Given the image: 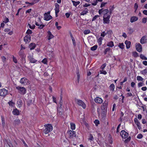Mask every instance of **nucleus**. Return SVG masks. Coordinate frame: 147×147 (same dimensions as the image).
Listing matches in <instances>:
<instances>
[{"label":"nucleus","instance_id":"nucleus-12","mask_svg":"<svg viewBox=\"0 0 147 147\" xmlns=\"http://www.w3.org/2000/svg\"><path fill=\"white\" fill-rule=\"evenodd\" d=\"M44 16V20H49L52 18V17L50 15H47V13H45Z\"/></svg>","mask_w":147,"mask_h":147},{"label":"nucleus","instance_id":"nucleus-41","mask_svg":"<svg viewBox=\"0 0 147 147\" xmlns=\"http://www.w3.org/2000/svg\"><path fill=\"white\" fill-rule=\"evenodd\" d=\"M9 21V20L8 18L6 17H5L3 19V22L5 23H6L8 22Z\"/></svg>","mask_w":147,"mask_h":147},{"label":"nucleus","instance_id":"nucleus-18","mask_svg":"<svg viewBox=\"0 0 147 147\" xmlns=\"http://www.w3.org/2000/svg\"><path fill=\"white\" fill-rule=\"evenodd\" d=\"M48 33V39L49 40L53 38L54 37V36L52 35L50 31H49L47 32Z\"/></svg>","mask_w":147,"mask_h":147},{"label":"nucleus","instance_id":"nucleus-17","mask_svg":"<svg viewBox=\"0 0 147 147\" xmlns=\"http://www.w3.org/2000/svg\"><path fill=\"white\" fill-rule=\"evenodd\" d=\"M138 19V18L135 16H132L130 18V22L131 23H133L137 21Z\"/></svg>","mask_w":147,"mask_h":147},{"label":"nucleus","instance_id":"nucleus-6","mask_svg":"<svg viewBox=\"0 0 147 147\" xmlns=\"http://www.w3.org/2000/svg\"><path fill=\"white\" fill-rule=\"evenodd\" d=\"M7 90L4 88L1 89L0 90V96H5L8 94Z\"/></svg>","mask_w":147,"mask_h":147},{"label":"nucleus","instance_id":"nucleus-43","mask_svg":"<svg viewBox=\"0 0 147 147\" xmlns=\"http://www.w3.org/2000/svg\"><path fill=\"white\" fill-rule=\"evenodd\" d=\"M109 12V10L108 9H105L103 10L102 13L104 15L107 14Z\"/></svg>","mask_w":147,"mask_h":147},{"label":"nucleus","instance_id":"nucleus-54","mask_svg":"<svg viewBox=\"0 0 147 147\" xmlns=\"http://www.w3.org/2000/svg\"><path fill=\"white\" fill-rule=\"evenodd\" d=\"M28 25L29 26V28L31 29H33L35 28V26L34 25H33L32 26H31L30 24H28Z\"/></svg>","mask_w":147,"mask_h":147},{"label":"nucleus","instance_id":"nucleus-52","mask_svg":"<svg viewBox=\"0 0 147 147\" xmlns=\"http://www.w3.org/2000/svg\"><path fill=\"white\" fill-rule=\"evenodd\" d=\"M99 17V16L98 15H95L92 18V21H93L95 20L97 18Z\"/></svg>","mask_w":147,"mask_h":147},{"label":"nucleus","instance_id":"nucleus-45","mask_svg":"<svg viewBox=\"0 0 147 147\" xmlns=\"http://www.w3.org/2000/svg\"><path fill=\"white\" fill-rule=\"evenodd\" d=\"M132 53L133 56L134 57H136L138 56V53L136 52H133Z\"/></svg>","mask_w":147,"mask_h":147},{"label":"nucleus","instance_id":"nucleus-20","mask_svg":"<svg viewBox=\"0 0 147 147\" xmlns=\"http://www.w3.org/2000/svg\"><path fill=\"white\" fill-rule=\"evenodd\" d=\"M20 121L19 119H16L13 122V125L16 126L20 124Z\"/></svg>","mask_w":147,"mask_h":147},{"label":"nucleus","instance_id":"nucleus-48","mask_svg":"<svg viewBox=\"0 0 147 147\" xmlns=\"http://www.w3.org/2000/svg\"><path fill=\"white\" fill-rule=\"evenodd\" d=\"M131 137H129L128 138L126 139L125 140V142L126 143H128L130 140H131Z\"/></svg>","mask_w":147,"mask_h":147},{"label":"nucleus","instance_id":"nucleus-10","mask_svg":"<svg viewBox=\"0 0 147 147\" xmlns=\"http://www.w3.org/2000/svg\"><path fill=\"white\" fill-rule=\"evenodd\" d=\"M63 110L62 108H59L57 109V114L58 116L60 117L62 116Z\"/></svg>","mask_w":147,"mask_h":147},{"label":"nucleus","instance_id":"nucleus-15","mask_svg":"<svg viewBox=\"0 0 147 147\" xmlns=\"http://www.w3.org/2000/svg\"><path fill=\"white\" fill-rule=\"evenodd\" d=\"M29 58V60L30 62L31 63H35L37 61V60L35 59L33 57L31 56H30L28 57Z\"/></svg>","mask_w":147,"mask_h":147},{"label":"nucleus","instance_id":"nucleus-13","mask_svg":"<svg viewBox=\"0 0 147 147\" xmlns=\"http://www.w3.org/2000/svg\"><path fill=\"white\" fill-rule=\"evenodd\" d=\"M94 101L97 103H101L103 102V100L102 99L99 97L96 98L94 99Z\"/></svg>","mask_w":147,"mask_h":147},{"label":"nucleus","instance_id":"nucleus-24","mask_svg":"<svg viewBox=\"0 0 147 147\" xmlns=\"http://www.w3.org/2000/svg\"><path fill=\"white\" fill-rule=\"evenodd\" d=\"M107 45V46L110 47H112L114 46L113 42L112 41L108 42Z\"/></svg>","mask_w":147,"mask_h":147},{"label":"nucleus","instance_id":"nucleus-39","mask_svg":"<svg viewBox=\"0 0 147 147\" xmlns=\"http://www.w3.org/2000/svg\"><path fill=\"white\" fill-rule=\"evenodd\" d=\"M140 58L143 60H147V58L145 57L144 55L141 54L140 55Z\"/></svg>","mask_w":147,"mask_h":147},{"label":"nucleus","instance_id":"nucleus-22","mask_svg":"<svg viewBox=\"0 0 147 147\" xmlns=\"http://www.w3.org/2000/svg\"><path fill=\"white\" fill-rule=\"evenodd\" d=\"M12 113L13 114L15 115H19V111L16 108L13 110Z\"/></svg>","mask_w":147,"mask_h":147},{"label":"nucleus","instance_id":"nucleus-23","mask_svg":"<svg viewBox=\"0 0 147 147\" xmlns=\"http://www.w3.org/2000/svg\"><path fill=\"white\" fill-rule=\"evenodd\" d=\"M55 11H59V5L57 3H55Z\"/></svg>","mask_w":147,"mask_h":147},{"label":"nucleus","instance_id":"nucleus-36","mask_svg":"<svg viewBox=\"0 0 147 147\" xmlns=\"http://www.w3.org/2000/svg\"><path fill=\"white\" fill-rule=\"evenodd\" d=\"M110 49H111L109 47L106 48L104 52V54L105 55H106L107 53V52L109 51L110 50Z\"/></svg>","mask_w":147,"mask_h":147},{"label":"nucleus","instance_id":"nucleus-61","mask_svg":"<svg viewBox=\"0 0 147 147\" xmlns=\"http://www.w3.org/2000/svg\"><path fill=\"white\" fill-rule=\"evenodd\" d=\"M42 62L44 64H46L47 62V59L46 58L44 59L42 61Z\"/></svg>","mask_w":147,"mask_h":147},{"label":"nucleus","instance_id":"nucleus-2","mask_svg":"<svg viewBox=\"0 0 147 147\" xmlns=\"http://www.w3.org/2000/svg\"><path fill=\"white\" fill-rule=\"evenodd\" d=\"M108 106V101L107 100H105L101 106V110L103 114H105L107 113Z\"/></svg>","mask_w":147,"mask_h":147},{"label":"nucleus","instance_id":"nucleus-16","mask_svg":"<svg viewBox=\"0 0 147 147\" xmlns=\"http://www.w3.org/2000/svg\"><path fill=\"white\" fill-rule=\"evenodd\" d=\"M146 37L145 36H143L141 39L140 42L141 44H143L146 42Z\"/></svg>","mask_w":147,"mask_h":147},{"label":"nucleus","instance_id":"nucleus-34","mask_svg":"<svg viewBox=\"0 0 147 147\" xmlns=\"http://www.w3.org/2000/svg\"><path fill=\"white\" fill-rule=\"evenodd\" d=\"M103 38L102 37H100L98 40V42L99 45H100L102 44V41Z\"/></svg>","mask_w":147,"mask_h":147},{"label":"nucleus","instance_id":"nucleus-9","mask_svg":"<svg viewBox=\"0 0 147 147\" xmlns=\"http://www.w3.org/2000/svg\"><path fill=\"white\" fill-rule=\"evenodd\" d=\"M136 50L138 51L139 52H142V46L139 43L136 44Z\"/></svg>","mask_w":147,"mask_h":147},{"label":"nucleus","instance_id":"nucleus-31","mask_svg":"<svg viewBox=\"0 0 147 147\" xmlns=\"http://www.w3.org/2000/svg\"><path fill=\"white\" fill-rule=\"evenodd\" d=\"M8 103L9 104V106H11V107H13L14 106L15 103L13 102L12 100L9 101V102H8Z\"/></svg>","mask_w":147,"mask_h":147},{"label":"nucleus","instance_id":"nucleus-27","mask_svg":"<svg viewBox=\"0 0 147 147\" xmlns=\"http://www.w3.org/2000/svg\"><path fill=\"white\" fill-rule=\"evenodd\" d=\"M72 2L73 3V5L75 7H76L77 5L79 4L80 3L79 1H75L73 0H72Z\"/></svg>","mask_w":147,"mask_h":147},{"label":"nucleus","instance_id":"nucleus-25","mask_svg":"<svg viewBox=\"0 0 147 147\" xmlns=\"http://www.w3.org/2000/svg\"><path fill=\"white\" fill-rule=\"evenodd\" d=\"M76 72L77 76V81L79 83L80 81V74L79 73V71L78 69L77 70Z\"/></svg>","mask_w":147,"mask_h":147},{"label":"nucleus","instance_id":"nucleus-46","mask_svg":"<svg viewBox=\"0 0 147 147\" xmlns=\"http://www.w3.org/2000/svg\"><path fill=\"white\" fill-rule=\"evenodd\" d=\"M118 47L121 49H123L124 48V45L123 43H120Z\"/></svg>","mask_w":147,"mask_h":147},{"label":"nucleus","instance_id":"nucleus-55","mask_svg":"<svg viewBox=\"0 0 147 147\" xmlns=\"http://www.w3.org/2000/svg\"><path fill=\"white\" fill-rule=\"evenodd\" d=\"M144 85V84L142 82H140L138 84V86L139 87H140Z\"/></svg>","mask_w":147,"mask_h":147},{"label":"nucleus","instance_id":"nucleus-57","mask_svg":"<svg viewBox=\"0 0 147 147\" xmlns=\"http://www.w3.org/2000/svg\"><path fill=\"white\" fill-rule=\"evenodd\" d=\"M146 21L147 18H144L142 19V22L144 24H145L146 23Z\"/></svg>","mask_w":147,"mask_h":147},{"label":"nucleus","instance_id":"nucleus-28","mask_svg":"<svg viewBox=\"0 0 147 147\" xmlns=\"http://www.w3.org/2000/svg\"><path fill=\"white\" fill-rule=\"evenodd\" d=\"M1 122H2V125L3 127H4L5 126V119L4 117L3 116H1Z\"/></svg>","mask_w":147,"mask_h":147},{"label":"nucleus","instance_id":"nucleus-40","mask_svg":"<svg viewBox=\"0 0 147 147\" xmlns=\"http://www.w3.org/2000/svg\"><path fill=\"white\" fill-rule=\"evenodd\" d=\"M134 121L135 123L137 125L140 124V122L138 120V119L136 118H135L134 119Z\"/></svg>","mask_w":147,"mask_h":147},{"label":"nucleus","instance_id":"nucleus-11","mask_svg":"<svg viewBox=\"0 0 147 147\" xmlns=\"http://www.w3.org/2000/svg\"><path fill=\"white\" fill-rule=\"evenodd\" d=\"M24 41L27 43V42H29L31 40V36L29 34H27L24 37Z\"/></svg>","mask_w":147,"mask_h":147},{"label":"nucleus","instance_id":"nucleus-62","mask_svg":"<svg viewBox=\"0 0 147 147\" xmlns=\"http://www.w3.org/2000/svg\"><path fill=\"white\" fill-rule=\"evenodd\" d=\"M1 58L2 59L3 62L4 63L6 61V58L4 56L1 57Z\"/></svg>","mask_w":147,"mask_h":147},{"label":"nucleus","instance_id":"nucleus-58","mask_svg":"<svg viewBox=\"0 0 147 147\" xmlns=\"http://www.w3.org/2000/svg\"><path fill=\"white\" fill-rule=\"evenodd\" d=\"M13 61L15 63H17V60L15 57L13 56Z\"/></svg>","mask_w":147,"mask_h":147},{"label":"nucleus","instance_id":"nucleus-63","mask_svg":"<svg viewBox=\"0 0 147 147\" xmlns=\"http://www.w3.org/2000/svg\"><path fill=\"white\" fill-rule=\"evenodd\" d=\"M107 4V2H102V3L101 4V5H100V7H103L105 6V5Z\"/></svg>","mask_w":147,"mask_h":147},{"label":"nucleus","instance_id":"nucleus-44","mask_svg":"<svg viewBox=\"0 0 147 147\" xmlns=\"http://www.w3.org/2000/svg\"><path fill=\"white\" fill-rule=\"evenodd\" d=\"M141 73L143 75L146 74L147 73V69H145L143 70L142 71H141Z\"/></svg>","mask_w":147,"mask_h":147},{"label":"nucleus","instance_id":"nucleus-42","mask_svg":"<svg viewBox=\"0 0 147 147\" xmlns=\"http://www.w3.org/2000/svg\"><path fill=\"white\" fill-rule=\"evenodd\" d=\"M137 79L139 81H143V78L140 76H138L137 77Z\"/></svg>","mask_w":147,"mask_h":147},{"label":"nucleus","instance_id":"nucleus-8","mask_svg":"<svg viewBox=\"0 0 147 147\" xmlns=\"http://www.w3.org/2000/svg\"><path fill=\"white\" fill-rule=\"evenodd\" d=\"M78 104L80 106L82 107L83 109H85L86 105L84 103L82 100L79 99L77 100Z\"/></svg>","mask_w":147,"mask_h":147},{"label":"nucleus","instance_id":"nucleus-14","mask_svg":"<svg viewBox=\"0 0 147 147\" xmlns=\"http://www.w3.org/2000/svg\"><path fill=\"white\" fill-rule=\"evenodd\" d=\"M28 80L26 78H21L20 80V82L22 84H27L28 82Z\"/></svg>","mask_w":147,"mask_h":147},{"label":"nucleus","instance_id":"nucleus-26","mask_svg":"<svg viewBox=\"0 0 147 147\" xmlns=\"http://www.w3.org/2000/svg\"><path fill=\"white\" fill-rule=\"evenodd\" d=\"M17 104L19 107H22V102L21 100L19 99L17 101Z\"/></svg>","mask_w":147,"mask_h":147},{"label":"nucleus","instance_id":"nucleus-32","mask_svg":"<svg viewBox=\"0 0 147 147\" xmlns=\"http://www.w3.org/2000/svg\"><path fill=\"white\" fill-rule=\"evenodd\" d=\"M71 128L72 130L75 129V125L74 123H70Z\"/></svg>","mask_w":147,"mask_h":147},{"label":"nucleus","instance_id":"nucleus-1","mask_svg":"<svg viewBox=\"0 0 147 147\" xmlns=\"http://www.w3.org/2000/svg\"><path fill=\"white\" fill-rule=\"evenodd\" d=\"M45 129H43V132L45 134H47L51 131L53 130V127L50 124H47L44 125Z\"/></svg>","mask_w":147,"mask_h":147},{"label":"nucleus","instance_id":"nucleus-47","mask_svg":"<svg viewBox=\"0 0 147 147\" xmlns=\"http://www.w3.org/2000/svg\"><path fill=\"white\" fill-rule=\"evenodd\" d=\"M107 34L109 35H111L113 34L112 31L111 30H108L107 31Z\"/></svg>","mask_w":147,"mask_h":147},{"label":"nucleus","instance_id":"nucleus-56","mask_svg":"<svg viewBox=\"0 0 147 147\" xmlns=\"http://www.w3.org/2000/svg\"><path fill=\"white\" fill-rule=\"evenodd\" d=\"M107 34V32L105 33V31H104L101 34V36L103 37H104Z\"/></svg>","mask_w":147,"mask_h":147},{"label":"nucleus","instance_id":"nucleus-50","mask_svg":"<svg viewBox=\"0 0 147 147\" xmlns=\"http://www.w3.org/2000/svg\"><path fill=\"white\" fill-rule=\"evenodd\" d=\"M143 137V135L141 134H139L138 135L137 138L138 139H140L142 138Z\"/></svg>","mask_w":147,"mask_h":147},{"label":"nucleus","instance_id":"nucleus-29","mask_svg":"<svg viewBox=\"0 0 147 147\" xmlns=\"http://www.w3.org/2000/svg\"><path fill=\"white\" fill-rule=\"evenodd\" d=\"M115 88V86L113 84H112L109 86V89L111 90L114 91Z\"/></svg>","mask_w":147,"mask_h":147},{"label":"nucleus","instance_id":"nucleus-3","mask_svg":"<svg viewBox=\"0 0 147 147\" xmlns=\"http://www.w3.org/2000/svg\"><path fill=\"white\" fill-rule=\"evenodd\" d=\"M16 88L19 90L18 92L21 94L24 95L26 93V90L25 88L18 86H17Z\"/></svg>","mask_w":147,"mask_h":147},{"label":"nucleus","instance_id":"nucleus-30","mask_svg":"<svg viewBox=\"0 0 147 147\" xmlns=\"http://www.w3.org/2000/svg\"><path fill=\"white\" fill-rule=\"evenodd\" d=\"M89 138H88V140H90V142H91L92 141H93V140L94 139V137L91 134H90L89 135Z\"/></svg>","mask_w":147,"mask_h":147},{"label":"nucleus","instance_id":"nucleus-64","mask_svg":"<svg viewBox=\"0 0 147 147\" xmlns=\"http://www.w3.org/2000/svg\"><path fill=\"white\" fill-rule=\"evenodd\" d=\"M45 25L43 24H40L39 27H38V28L40 29H42L43 28Z\"/></svg>","mask_w":147,"mask_h":147},{"label":"nucleus","instance_id":"nucleus-59","mask_svg":"<svg viewBox=\"0 0 147 147\" xmlns=\"http://www.w3.org/2000/svg\"><path fill=\"white\" fill-rule=\"evenodd\" d=\"M138 4L136 3L134 4V9L135 10H137L138 8Z\"/></svg>","mask_w":147,"mask_h":147},{"label":"nucleus","instance_id":"nucleus-5","mask_svg":"<svg viewBox=\"0 0 147 147\" xmlns=\"http://www.w3.org/2000/svg\"><path fill=\"white\" fill-rule=\"evenodd\" d=\"M67 133L69 135V138L70 139L73 138L74 137H76V132L74 131L70 130L67 132Z\"/></svg>","mask_w":147,"mask_h":147},{"label":"nucleus","instance_id":"nucleus-53","mask_svg":"<svg viewBox=\"0 0 147 147\" xmlns=\"http://www.w3.org/2000/svg\"><path fill=\"white\" fill-rule=\"evenodd\" d=\"M26 33L29 35L32 34V31L29 29H28L26 31Z\"/></svg>","mask_w":147,"mask_h":147},{"label":"nucleus","instance_id":"nucleus-35","mask_svg":"<svg viewBox=\"0 0 147 147\" xmlns=\"http://www.w3.org/2000/svg\"><path fill=\"white\" fill-rule=\"evenodd\" d=\"M19 55L20 56H24L25 54L24 53V51L21 50H20L18 53Z\"/></svg>","mask_w":147,"mask_h":147},{"label":"nucleus","instance_id":"nucleus-33","mask_svg":"<svg viewBox=\"0 0 147 147\" xmlns=\"http://www.w3.org/2000/svg\"><path fill=\"white\" fill-rule=\"evenodd\" d=\"M97 47L98 46L97 45H95L94 46L90 48V49L92 51H94L96 49Z\"/></svg>","mask_w":147,"mask_h":147},{"label":"nucleus","instance_id":"nucleus-21","mask_svg":"<svg viewBox=\"0 0 147 147\" xmlns=\"http://www.w3.org/2000/svg\"><path fill=\"white\" fill-rule=\"evenodd\" d=\"M125 43L126 45V47L127 49H129L131 45V42L127 40H126L125 42Z\"/></svg>","mask_w":147,"mask_h":147},{"label":"nucleus","instance_id":"nucleus-37","mask_svg":"<svg viewBox=\"0 0 147 147\" xmlns=\"http://www.w3.org/2000/svg\"><path fill=\"white\" fill-rule=\"evenodd\" d=\"M88 10L87 9V10L85 11L84 10L81 13H80V15H84L85 14H86L88 12Z\"/></svg>","mask_w":147,"mask_h":147},{"label":"nucleus","instance_id":"nucleus-19","mask_svg":"<svg viewBox=\"0 0 147 147\" xmlns=\"http://www.w3.org/2000/svg\"><path fill=\"white\" fill-rule=\"evenodd\" d=\"M36 45L34 43H31L29 45V48L30 50L34 49Z\"/></svg>","mask_w":147,"mask_h":147},{"label":"nucleus","instance_id":"nucleus-51","mask_svg":"<svg viewBox=\"0 0 147 147\" xmlns=\"http://www.w3.org/2000/svg\"><path fill=\"white\" fill-rule=\"evenodd\" d=\"M134 31L133 30V29L131 28H129V33L131 34H132L133 32Z\"/></svg>","mask_w":147,"mask_h":147},{"label":"nucleus","instance_id":"nucleus-38","mask_svg":"<svg viewBox=\"0 0 147 147\" xmlns=\"http://www.w3.org/2000/svg\"><path fill=\"white\" fill-rule=\"evenodd\" d=\"M90 31L89 30H86L84 31V33L85 34H87L90 33Z\"/></svg>","mask_w":147,"mask_h":147},{"label":"nucleus","instance_id":"nucleus-60","mask_svg":"<svg viewBox=\"0 0 147 147\" xmlns=\"http://www.w3.org/2000/svg\"><path fill=\"white\" fill-rule=\"evenodd\" d=\"M106 64L104 63L101 66L100 68L101 69H102V70H103L104 69V68L106 67Z\"/></svg>","mask_w":147,"mask_h":147},{"label":"nucleus","instance_id":"nucleus-49","mask_svg":"<svg viewBox=\"0 0 147 147\" xmlns=\"http://www.w3.org/2000/svg\"><path fill=\"white\" fill-rule=\"evenodd\" d=\"M96 126H97L99 124V121L98 119H96L94 121Z\"/></svg>","mask_w":147,"mask_h":147},{"label":"nucleus","instance_id":"nucleus-4","mask_svg":"<svg viewBox=\"0 0 147 147\" xmlns=\"http://www.w3.org/2000/svg\"><path fill=\"white\" fill-rule=\"evenodd\" d=\"M110 18V15H107V14L104 15L103 16V23L104 24H108L109 23V19Z\"/></svg>","mask_w":147,"mask_h":147},{"label":"nucleus","instance_id":"nucleus-7","mask_svg":"<svg viewBox=\"0 0 147 147\" xmlns=\"http://www.w3.org/2000/svg\"><path fill=\"white\" fill-rule=\"evenodd\" d=\"M120 135L123 138H126L128 136V133L124 130H122L120 132Z\"/></svg>","mask_w":147,"mask_h":147}]
</instances>
